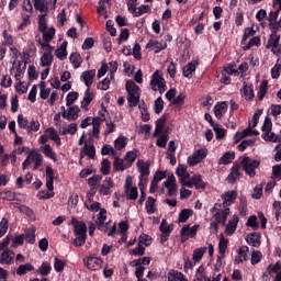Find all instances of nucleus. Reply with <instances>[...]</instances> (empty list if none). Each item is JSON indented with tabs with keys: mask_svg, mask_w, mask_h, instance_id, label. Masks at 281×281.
I'll list each match as a JSON object with an SVG mask.
<instances>
[{
	"mask_svg": "<svg viewBox=\"0 0 281 281\" xmlns=\"http://www.w3.org/2000/svg\"><path fill=\"white\" fill-rule=\"evenodd\" d=\"M11 238L12 237L8 235L2 241H0V251H2L0 254V265H14V258L16 255L12 249L8 248Z\"/></svg>",
	"mask_w": 281,
	"mask_h": 281,
	"instance_id": "f257e3e1",
	"label": "nucleus"
},
{
	"mask_svg": "<svg viewBox=\"0 0 281 281\" xmlns=\"http://www.w3.org/2000/svg\"><path fill=\"white\" fill-rule=\"evenodd\" d=\"M211 214L217 223L225 225L227 217L229 216V206L222 204L221 200H218L211 209Z\"/></svg>",
	"mask_w": 281,
	"mask_h": 281,
	"instance_id": "f03ea898",
	"label": "nucleus"
},
{
	"mask_svg": "<svg viewBox=\"0 0 281 281\" xmlns=\"http://www.w3.org/2000/svg\"><path fill=\"white\" fill-rule=\"evenodd\" d=\"M125 89L127 92L128 105L137 106V104H139V95L142 94V90L134 83L133 80H128L126 82Z\"/></svg>",
	"mask_w": 281,
	"mask_h": 281,
	"instance_id": "7ed1b4c3",
	"label": "nucleus"
},
{
	"mask_svg": "<svg viewBox=\"0 0 281 281\" xmlns=\"http://www.w3.org/2000/svg\"><path fill=\"white\" fill-rule=\"evenodd\" d=\"M42 56L40 58L41 67H52L54 63V47L47 43H41Z\"/></svg>",
	"mask_w": 281,
	"mask_h": 281,
	"instance_id": "20e7f679",
	"label": "nucleus"
},
{
	"mask_svg": "<svg viewBox=\"0 0 281 281\" xmlns=\"http://www.w3.org/2000/svg\"><path fill=\"white\" fill-rule=\"evenodd\" d=\"M124 194L127 201H137V199L139 198V191L137 190L135 182H133L132 176H127L125 179Z\"/></svg>",
	"mask_w": 281,
	"mask_h": 281,
	"instance_id": "39448f33",
	"label": "nucleus"
},
{
	"mask_svg": "<svg viewBox=\"0 0 281 281\" xmlns=\"http://www.w3.org/2000/svg\"><path fill=\"white\" fill-rule=\"evenodd\" d=\"M136 166L138 168V186H147L148 184V176L150 175V165L144 160H137Z\"/></svg>",
	"mask_w": 281,
	"mask_h": 281,
	"instance_id": "423d86ee",
	"label": "nucleus"
},
{
	"mask_svg": "<svg viewBox=\"0 0 281 281\" xmlns=\"http://www.w3.org/2000/svg\"><path fill=\"white\" fill-rule=\"evenodd\" d=\"M150 87L154 91H159V93L166 92V79L159 70H156L151 76Z\"/></svg>",
	"mask_w": 281,
	"mask_h": 281,
	"instance_id": "0eeeda50",
	"label": "nucleus"
},
{
	"mask_svg": "<svg viewBox=\"0 0 281 281\" xmlns=\"http://www.w3.org/2000/svg\"><path fill=\"white\" fill-rule=\"evenodd\" d=\"M243 170L248 175V177H256V169L260 166V161L251 159L250 157H244L241 159Z\"/></svg>",
	"mask_w": 281,
	"mask_h": 281,
	"instance_id": "6e6552de",
	"label": "nucleus"
},
{
	"mask_svg": "<svg viewBox=\"0 0 281 281\" xmlns=\"http://www.w3.org/2000/svg\"><path fill=\"white\" fill-rule=\"evenodd\" d=\"M104 221H106V210L101 209L100 212L97 215V225H99V229L101 232H108V236H113L115 234V224L108 223L106 225L111 226V229H106V226H104Z\"/></svg>",
	"mask_w": 281,
	"mask_h": 281,
	"instance_id": "1a4fd4ad",
	"label": "nucleus"
},
{
	"mask_svg": "<svg viewBox=\"0 0 281 281\" xmlns=\"http://www.w3.org/2000/svg\"><path fill=\"white\" fill-rule=\"evenodd\" d=\"M182 186H187V188L195 187V190H205L206 183L203 181L201 176L191 173L187 179V182H184Z\"/></svg>",
	"mask_w": 281,
	"mask_h": 281,
	"instance_id": "9d476101",
	"label": "nucleus"
},
{
	"mask_svg": "<svg viewBox=\"0 0 281 281\" xmlns=\"http://www.w3.org/2000/svg\"><path fill=\"white\" fill-rule=\"evenodd\" d=\"M61 117L68 122H76L78 120V114L80 113V108L77 105L70 106L68 110L65 106H60Z\"/></svg>",
	"mask_w": 281,
	"mask_h": 281,
	"instance_id": "9b49d317",
	"label": "nucleus"
},
{
	"mask_svg": "<svg viewBox=\"0 0 281 281\" xmlns=\"http://www.w3.org/2000/svg\"><path fill=\"white\" fill-rule=\"evenodd\" d=\"M83 265L90 271H100V269H102V260L95 256H89L83 258Z\"/></svg>",
	"mask_w": 281,
	"mask_h": 281,
	"instance_id": "f8f14e48",
	"label": "nucleus"
},
{
	"mask_svg": "<svg viewBox=\"0 0 281 281\" xmlns=\"http://www.w3.org/2000/svg\"><path fill=\"white\" fill-rule=\"evenodd\" d=\"M205 157H207V148L198 149L188 157V164L189 166H196V164H201Z\"/></svg>",
	"mask_w": 281,
	"mask_h": 281,
	"instance_id": "ddd939ff",
	"label": "nucleus"
},
{
	"mask_svg": "<svg viewBox=\"0 0 281 281\" xmlns=\"http://www.w3.org/2000/svg\"><path fill=\"white\" fill-rule=\"evenodd\" d=\"M267 47H270L273 54H277V56H280L281 54L280 35H278L277 33H272L270 35V38L268 40Z\"/></svg>",
	"mask_w": 281,
	"mask_h": 281,
	"instance_id": "4468645a",
	"label": "nucleus"
},
{
	"mask_svg": "<svg viewBox=\"0 0 281 281\" xmlns=\"http://www.w3.org/2000/svg\"><path fill=\"white\" fill-rule=\"evenodd\" d=\"M165 188H167V194L169 196L177 195V178H175L173 173L168 176V179L162 183Z\"/></svg>",
	"mask_w": 281,
	"mask_h": 281,
	"instance_id": "2eb2a0df",
	"label": "nucleus"
},
{
	"mask_svg": "<svg viewBox=\"0 0 281 281\" xmlns=\"http://www.w3.org/2000/svg\"><path fill=\"white\" fill-rule=\"evenodd\" d=\"M166 47H168V44L165 41L149 40L146 44V49H151L155 54H159Z\"/></svg>",
	"mask_w": 281,
	"mask_h": 281,
	"instance_id": "dca6fc26",
	"label": "nucleus"
},
{
	"mask_svg": "<svg viewBox=\"0 0 281 281\" xmlns=\"http://www.w3.org/2000/svg\"><path fill=\"white\" fill-rule=\"evenodd\" d=\"M26 65L23 61H18L13 64L11 74L14 76L15 80L21 81L23 75L25 74Z\"/></svg>",
	"mask_w": 281,
	"mask_h": 281,
	"instance_id": "f3484780",
	"label": "nucleus"
},
{
	"mask_svg": "<svg viewBox=\"0 0 281 281\" xmlns=\"http://www.w3.org/2000/svg\"><path fill=\"white\" fill-rule=\"evenodd\" d=\"M196 232H199V225L193 226H183L181 228V240H188V238H194L196 236Z\"/></svg>",
	"mask_w": 281,
	"mask_h": 281,
	"instance_id": "a211bd4d",
	"label": "nucleus"
},
{
	"mask_svg": "<svg viewBox=\"0 0 281 281\" xmlns=\"http://www.w3.org/2000/svg\"><path fill=\"white\" fill-rule=\"evenodd\" d=\"M43 34V40L37 41V45L41 47V43H46V45H49L52 41H54V36H56V29L54 26L45 29L44 31H41Z\"/></svg>",
	"mask_w": 281,
	"mask_h": 281,
	"instance_id": "6ab92c4d",
	"label": "nucleus"
},
{
	"mask_svg": "<svg viewBox=\"0 0 281 281\" xmlns=\"http://www.w3.org/2000/svg\"><path fill=\"white\" fill-rule=\"evenodd\" d=\"M95 78V69L86 70L80 76V81L83 82L87 89H91L93 85V79Z\"/></svg>",
	"mask_w": 281,
	"mask_h": 281,
	"instance_id": "aec40b11",
	"label": "nucleus"
},
{
	"mask_svg": "<svg viewBox=\"0 0 281 281\" xmlns=\"http://www.w3.org/2000/svg\"><path fill=\"white\" fill-rule=\"evenodd\" d=\"M238 221H240V217H238V215H233L231 217L225 228L226 236H234L238 227Z\"/></svg>",
	"mask_w": 281,
	"mask_h": 281,
	"instance_id": "412c9836",
	"label": "nucleus"
},
{
	"mask_svg": "<svg viewBox=\"0 0 281 281\" xmlns=\"http://www.w3.org/2000/svg\"><path fill=\"white\" fill-rule=\"evenodd\" d=\"M80 159H85V157H89L90 159H95V146L92 144H85V146L80 149Z\"/></svg>",
	"mask_w": 281,
	"mask_h": 281,
	"instance_id": "4be33fe9",
	"label": "nucleus"
},
{
	"mask_svg": "<svg viewBox=\"0 0 281 281\" xmlns=\"http://www.w3.org/2000/svg\"><path fill=\"white\" fill-rule=\"evenodd\" d=\"M176 175L179 177L181 186H184L192 173L188 172V167L186 165H180L176 170Z\"/></svg>",
	"mask_w": 281,
	"mask_h": 281,
	"instance_id": "5701e85b",
	"label": "nucleus"
},
{
	"mask_svg": "<svg viewBox=\"0 0 281 281\" xmlns=\"http://www.w3.org/2000/svg\"><path fill=\"white\" fill-rule=\"evenodd\" d=\"M114 183H113V179H111L110 177H106L102 184L99 187V192L100 194H103L104 196H109V194H111V189L113 188Z\"/></svg>",
	"mask_w": 281,
	"mask_h": 281,
	"instance_id": "b1692460",
	"label": "nucleus"
},
{
	"mask_svg": "<svg viewBox=\"0 0 281 281\" xmlns=\"http://www.w3.org/2000/svg\"><path fill=\"white\" fill-rule=\"evenodd\" d=\"M236 196H238V193H236V191H226L221 196V203L226 205V207H229V205H233L234 201H236Z\"/></svg>",
	"mask_w": 281,
	"mask_h": 281,
	"instance_id": "393cba45",
	"label": "nucleus"
},
{
	"mask_svg": "<svg viewBox=\"0 0 281 281\" xmlns=\"http://www.w3.org/2000/svg\"><path fill=\"white\" fill-rule=\"evenodd\" d=\"M240 177H243V172L240 171V166L235 165L231 169V173L227 177V181L228 183H236V181H238Z\"/></svg>",
	"mask_w": 281,
	"mask_h": 281,
	"instance_id": "a878e982",
	"label": "nucleus"
},
{
	"mask_svg": "<svg viewBox=\"0 0 281 281\" xmlns=\"http://www.w3.org/2000/svg\"><path fill=\"white\" fill-rule=\"evenodd\" d=\"M44 133L46 134V136H48V139H50L52 142H55L57 146H60L63 144L60 140V136L58 135V131H56V128L48 127L44 131Z\"/></svg>",
	"mask_w": 281,
	"mask_h": 281,
	"instance_id": "bb28decb",
	"label": "nucleus"
},
{
	"mask_svg": "<svg viewBox=\"0 0 281 281\" xmlns=\"http://www.w3.org/2000/svg\"><path fill=\"white\" fill-rule=\"evenodd\" d=\"M145 210L148 215L155 214V212H157V200L153 196H148L145 201Z\"/></svg>",
	"mask_w": 281,
	"mask_h": 281,
	"instance_id": "cd10ccee",
	"label": "nucleus"
},
{
	"mask_svg": "<svg viewBox=\"0 0 281 281\" xmlns=\"http://www.w3.org/2000/svg\"><path fill=\"white\" fill-rule=\"evenodd\" d=\"M46 188L48 192H54V169L52 167H46Z\"/></svg>",
	"mask_w": 281,
	"mask_h": 281,
	"instance_id": "c85d7f7f",
	"label": "nucleus"
},
{
	"mask_svg": "<svg viewBox=\"0 0 281 281\" xmlns=\"http://www.w3.org/2000/svg\"><path fill=\"white\" fill-rule=\"evenodd\" d=\"M226 113H227V102L223 101L215 104L214 114H215V117H217V120H221V117H223V115H225Z\"/></svg>",
	"mask_w": 281,
	"mask_h": 281,
	"instance_id": "c756f323",
	"label": "nucleus"
},
{
	"mask_svg": "<svg viewBox=\"0 0 281 281\" xmlns=\"http://www.w3.org/2000/svg\"><path fill=\"white\" fill-rule=\"evenodd\" d=\"M113 167L114 170H117L119 172H124V170H128V168H131L130 165L124 161V158L122 159L117 156L114 158Z\"/></svg>",
	"mask_w": 281,
	"mask_h": 281,
	"instance_id": "7c9ffc66",
	"label": "nucleus"
},
{
	"mask_svg": "<svg viewBox=\"0 0 281 281\" xmlns=\"http://www.w3.org/2000/svg\"><path fill=\"white\" fill-rule=\"evenodd\" d=\"M93 101V92L90 91V88H87L83 100L81 101V109L89 111V104Z\"/></svg>",
	"mask_w": 281,
	"mask_h": 281,
	"instance_id": "2f4dec72",
	"label": "nucleus"
},
{
	"mask_svg": "<svg viewBox=\"0 0 281 281\" xmlns=\"http://www.w3.org/2000/svg\"><path fill=\"white\" fill-rule=\"evenodd\" d=\"M246 243L251 247H260V233H250L246 236Z\"/></svg>",
	"mask_w": 281,
	"mask_h": 281,
	"instance_id": "473e14b6",
	"label": "nucleus"
},
{
	"mask_svg": "<svg viewBox=\"0 0 281 281\" xmlns=\"http://www.w3.org/2000/svg\"><path fill=\"white\" fill-rule=\"evenodd\" d=\"M42 153L47 157L48 159H52V161H58V156H56V151L52 148V145L46 144L42 147Z\"/></svg>",
	"mask_w": 281,
	"mask_h": 281,
	"instance_id": "72a5a7b5",
	"label": "nucleus"
},
{
	"mask_svg": "<svg viewBox=\"0 0 281 281\" xmlns=\"http://www.w3.org/2000/svg\"><path fill=\"white\" fill-rule=\"evenodd\" d=\"M33 3H34L35 10H37L42 14H47V12L49 11V8L47 7L48 5L47 0H33Z\"/></svg>",
	"mask_w": 281,
	"mask_h": 281,
	"instance_id": "f704fd0d",
	"label": "nucleus"
},
{
	"mask_svg": "<svg viewBox=\"0 0 281 281\" xmlns=\"http://www.w3.org/2000/svg\"><path fill=\"white\" fill-rule=\"evenodd\" d=\"M199 65V61L193 60L191 63H189L184 68H183V76L184 78H192V74H194V71H196V66Z\"/></svg>",
	"mask_w": 281,
	"mask_h": 281,
	"instance_id": "c9c22d12",
	"label": "nucleus"
},
{
	"mask_svg": "<svg viewBox=\"0 0 281 281\" xmlns=\"http://www.w3.org/2000/svg\"><path fill=\"white\" fill-rule=\"evenodd\" d=\"M168 281H186V274L177 270H169L167 273Z\"/></svg>",
	"mask_w": 281,
	"mask_h": 281,
	"instance_id": "e433bc0d",
	"label": "nucleus"
},
{
	"mask_svg": "<svg viewBox=\"0 0 281 281\" xmlns=\"http://www.w3.org/2000/svg\"><path fill=\"white\" fill-rule=\"evenodd\" d=\"M137 157H139V150L133 149V150L127 151L123 159L125 162H127L130 165V168H131V166H133V164H135V159H137Z\"/></svg>",
	"mask_w": 281,
	"mask_h": 281,
	"instance_id": "4c0bfd02",
	"label": "nucleus"
},
{
	"mask_svg": "<svg viewBox=\"0 0 281 281\" xmlns=\"http://www.w3.org/2000/svg\"><path fill=\"white\" fill-rule=\"evenodd\" d=\"M87 196L88 201L85 203L87 210H89L90 212H99L101 204L99 202L91 200V196H93V194L88 193Z\"/></svg>",
	"mask_w": 281,
	"mask_h": 281,
	"instance_id": "58836bf2",
	"label": "nucleus"
},
{
	"mask_svg": "<svg viewBox=\"0 0 281 281\" xmlns=\"http://www.w3.org/2000/svg\"><path fill=\"white\" fill-rule=\"evenodd\" d=\"M128 145V138L125 136H119L114 140V150H124L126 146Z\"/></svg>",
	"mask_w": 281,
	"mask_h": 281,
	"instance_id": "ea45409f",
	"label": "nucleus"
},
{
	"mask_svg": "<svg viewBox=\"0 0 281 281\" xmlns=\"http://www.w3.org/2000/svg\"><path fill=\"white\" fill-rule=\"evenodd\" d=\"M36 273H40V276L47 277L52 273V263L44 261L36 270Z\"/></svg>",
	"mask_w": 281,
	"mask_h": 281,
	"instance_id": "a19ab883",
	"label": "nucleus"
},
{
	"mask_svg": "<svg viewBox=\"0 0 281 281\" xmlns=\"http://www.w3.org/2000/svg\"><path fill=\"white\" fill-rule=\"evenodd\" d=\"M236 157L234 151H226L218 160L220 165L227 166V164H232Z\"/></svg>",
	"mask_w": 281,
	"mask_h": 281,
	"instance_id": "79ce46f5",
	"label": "nucleus"
},
{
	"mask_svg": "<svg viewBox=\"0 0 281 281\" xmlns=\"http://www.w3.org/2000/svg\"><path fill=\"white\" fill-rule=\"evenodd\" d=\"M241 93L245 100H254V86H248L247 82H244Z\"/></svg>",
	"mask_w": 281,
	"mask_h": 281,
	"instance_id": "37998d69",
	"label": "nucleus"
},
{
	"mask_svg": "<svg viewBox=\"0 0 281 281\" xmlns=\"http://www.w3.org/2000/svg\"><path fill=\"white\" fill-rule=\"evenodd\" d=\"M55 56L59 60H65L67 58V42H63L60 46L55 50Z\"/></svg>",
	"mask_w": 281,
	"mask_h": 281,
	"instance_id": "c03bdc74",
	"label": "nucleus"
},
{
	"mask_svg": "<svg viewBox=\"0 0 281 281\" xmlns=\"http://www.w3.org/2000/svg\"><path fill=\"white\" fill-rule=\"evenodd\" d=\"M38 87H40V98H42V100H47V98H49V95L52 94V89L47 88V86L45 85V81H41Z\"/></svg>",
	"mask_w": 281,
	"mask_h": 281,
	"instance_id": "a18cd8bd",
	"label": "nucleus"
},
{
	"mask_svg": "<svg viewBox=\"0 0 281 281\" xmlns=\"http://www.w3.org/2000/svg\"><path fill=\"white\" fill-rule=\"evenodd\" d=\"M227 245H229V240L225 239V237H221L218 241L220 256L217 257V260H221V258L225 256V251H227Z\"/></svg>",
	"mask_w": 281,
	"mask_h": 281,
	"instance_id": "49530a36",
	"label": "nucleus"
},
{
	"mask_svg": "<svg viewBox=\"0 0 281 281\" xmlns=\"http://www.w3.org/2000/svg\"><path fill=\"white\" fill-rule=\"evenodd\" d=\"M249 251V247L247 246H241L238 250L237 254L238 256L235 258L236 262H245L247 260V254Z\"/></svg>",
	"mask_w": 281,
	"mask_h": 281,
	"instance_id": "de8ad7c7",
	"label": "nucleus"
},
{
	"mask_svg": "<svg viewBox=\"0 0 281 281\" xmlns=\"http://www.w3.org/2000/svg\"><path fill=\"white\" fill-rule=\"evenodd\" d=\"M29 159H30L31 164H32V161L35 162V168L43 166V156L36 151L30 153Z\"/></svg>",
	"mask_w": 281,
	"mask_h": 281,
	"instance_id": "09e8293b",
	"label": "nucleus"
},
{
	"mask_svg": "<svg viewBox=\"0 0 281 281\" xmlns=\"http://www.w3.org/2000/svg\"><path fill=\"white\" fill-rule=\"evenodd\" d=\"M76 133H78V125L76 123H70L61 130V135H76Z\"/></svg>",
	"mask_w": 281,
	"mask_h": 281,
	"instance_id": "8fccbe9b",
	"label": "nucleus"
},
{
	"mask_svg": "<svg viewBox=\"0 0 281 281\" xmlns=\"http://www.w3.org/2000/svg\"><path fill=\"white\" fill-rule=\"evenodd\" d=\"M29 271H34V266L32 263L20 265L15 271L16 276H25Z\"/></svg>",
	"mask_w": 281,
	"mask_h": 281,
	"instance_id": "3c124183",
	"label": "nucleus"
},
{
	"mask_svg": "<svg viewBox=\"0 0 281 281\" xmlns=\"http://www.w3.org/2000/svg\"><path fill=\"white\" fill-rule=\"evenodd\" d=\"M75 234L76 236H87V224L83 222H77L75 224Z\"/></svg>",
	"mask_w": 281,
	"mask_h": 281,
	"instance_id": "603ef678",
	"label": "nucleus"
},
{
	"mask_svg": "<svg viewBox=\"0 0 281 281\" xmlns=\"http://www.w3.org/2000/svg\"><path fill=\"white\" fill-rule=\"evenodd\" d=\"M205 251H207V247L195 248L193 250V261L199 262L201 258H203V256L205 255Z\"/></svg>",
	"mask_w": 281,
	"mask_h": 281,
	"instance_id": "864d4df0",
	"label": "nucleus"
},
{
	"mask_svg": "<svg viewBox=\"0 0 281 281\" xmlns=\"http://www.w3.org/2000/svg\"><path fill=\"white\" fill-rule=\"evenodd\" d=\"M69 59L75 69H78V67H80V65H82V58L80 57V54H78V53H72L70 55Z\"/></svg>",
	"mask_w": 281,
	"mask_h": 281,
	"instance_id": "5fc2aeb1",
	"label": "nucleus"
},
{
	"mask_svg": "<svg viewBox=\"0 0 281 281\" xmlns=\"http://www.w3.org/2000/svg\"><path fill=\"white\" fill-rule=\"evenodd\" d=\"M26 131L27 133H38L41 131V123L37 120H31Z\"/></svg>",
	"mask_w": 281,
	"mask_h": 281,
	"instance_id": "6e6d98bb",
	"label": "nucleus"
},
{
	"mask_svg": "<svg viewBox=\"0 0 281 281\" xmlns=\"http://www.w3.org/2000/svg\"><path fill=\"white\" fill-rule=\"evenodd\" d=\"M101 155H111L112 157H116L117 150L111 145H103L101 148Z\"/></svg>",
	"mask_w": 281,
	"mask_h": 281,
	"instance_id": "4d7b16f0",
	"label": "nucleus"
},
{
	"mask_svg": "<svg viewBox=\"0 0 281 281\" xmlns=\"http://www.w3.org/2000/svg\"><path fill=\"white\" fill-rule=\"evenodd\" d=\"M251 47H260V36H255L249 40V42L244 46V50L251 49Z\"/></svg>",
	"mask_w": 281,
	"mask_h": 281,
	"instance_id": "13d9d810",
	"label": "nucleus"
},
{
	"mask_svg": "<svg viewBox=\"0 0 281 281\" xmlns=\"http://www.w3.org/2000/svg\"><path fill=\"white\" fill-rule=\"evenodd\" d=\"M192 214H193L192 210H189V209L182 210L179 213V217H178L179 223H186V221H188V218H190Z\"/></svg>",
	"mask_w": 281,
	"mask_h": 281,
	"instance_id": "bf43d9fd",
	"label": "nucleus"
},
{
	"mask_svg": "<svg viewBox=\"0 0 281 281\" xmlns=\"http://www.w3.org/2000/svg\"><path fill=\"white\" fill-rule=\"evenodd\" d=\"M10 240H12L11 247L13 249H16V247H21V245H23V243L25 240V236H23V235H18L15 237L11 236Z\"/></svg>",
	"mask_w": 281,
	"mask_h": 281,
	"instance_id": "052dcab7",
	"label": "nucleus"
},
{
	"mask_svg": "<svg viewBox=\"0 0 281 281\" xmlns=\"http://www.w3.org/2000/svg\"><path fill=\"white\" fill-rule=\"evenodd\" d=\"M262 138L265 142H278L280 139V136L271 131L262 133Z\"/></svg>",
	"mask_w": 281,
	"mask_h": 281,
	"instance_id": "680f3d73",
	"label": "nucleus"
},
{
	"mask_svg": "<svg viewBox=\"0 0 281 281\" xmlns=\"http://www.w3.org/2000/svg\"><path fill=\"white\" fill-rule=\"evenodd\" d=\"M47 14H40L38 15V31L45 32L47 30Z\"/></svg>",
	"mask_w": 281,
	"mask_h": 281,
	"instance_id": "e2e57ef3",
	"label": "nucleus"
},
{
	"mask_svg": "<svg viewBox=\"0 0 281 281\" xmlns=\"http://www.w3.org/2000/svg\"><path fill=\"white\" fill-rule=\"evenodd\" d=\"M54 269L57 273H61V271H65V262L63 259H59L58 257L54 258Z\"/></svg>",
	"mask_w": 281,
	"mask_h": 281,
	"instance_id": "0e129e2a",
	"label": "nucleus"
},
{
	"mask_svg": "<svg viewBox=\"0 0 281 281\" xmlns=\"http://www.w3.org/2000/svg\"><path fill=\"white\" fill-rule=\"evenodd\" d=\"M10 104L12 113H16L19 111V95L12 94L10 97Z\"/></svg>",
	"mask_w": 281,
	"mask_h": 281,
	"instance_id": "69168bd1",
	"label": "nucleus"
},
{
	"mask_svg": "<svg viewBox=\"0 0 281 281\" xmlns=\"http://www.w3.org/2000/svg\"><path fill=\"white\" fill-rule=\"evenodd\" d=\"M18 125L20 128H24V131H27V127L30 126V121L23 116V114L18 115Z\"/></svg>",
	"mask_w": 281,
	"mask_h": 281,
	"instance_id": "338daca9",
	"label": "nucleus"
},
{
	"mask_svg": "<svg viewBox=\"0 0 281 281\" xmlns=\"http://www.w3.org/2000/svg\"><path fill=\"white\" fill-rule=\"evenodd\" d=\"M78 92H69L66 97V105L71 106L76 100H78Z\"/></svg>",
	"mask_w": 281,
	"mask_h": 281,
	"instance_id": "774afa93",
	"label": "nucleus"
}]
</instances>
